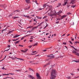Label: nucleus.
Returning <instances> with one entry per match:
<instances>
[{
    "instance_id": "nucleus-55",
    "label": "nucleus",
    "mask_w": 79,
    "mask_h": 79,
    "mask_svg": "<svg viewBox=\"0 0 79 79\" xmlns=\"http://www.w3.org/2000/svg\"><path fill=\"white\" fill-rule=\"evenodd\" d=\"M65 34H64V35H62V36H64V35H65Z\"/></svg>"
},
{
    "instance_id": "nucleus-42",
    "label": "nucleus",
    "mask_w": 79,
    "mask_h": 79,
    "mask_svg": "<svg viewBox=\"0 0 79 79\" xmlns=\"http://www.w3.org/2000/svg\"><path fill=\"white\" fill-rule=\"evenodd\" d=\"M73 61H75V62H76L77 63V62H79V61H74V60H73Z\"/></svg>"
},
{
    "instance_id": "nucleus-2",
    "label": "nucleus",
    "mask_w": 79,
    "mask_h": 79,
    "mask_svg": "<svg viewBox=\"0 0 79 79\" xmlns=\"http://www.w3.org/2000/svg\"><path fill=\"white\" fill-rule=\"evenodd\" d=\"M76 0H71V2L70 3V4H72V5H73L76 2Z\"/></svg>"
},
{
    "instance_id": "nucleus-28",
    "label": "nucleus",
    "mask_w": 79,
    "mask_h": 79,
    "mask_svg": "<svg viewBox=\"0 0 79 79\" xmlns=\"http://www.w3.org/2000/svg\"><path fill=\"white\" fill-rule=\"evenodd\" d=\"M71 13H70L68 12V13H67V15H71Z\"/></svg>"
},
{
    "instance_id": "nucleus-25",
    "label": "nucleus",
    "mask_w": 79,
    "mask_h": 79,
    "mask_svg": "<svg viewBox=\"0 0 79 79\" xmlns=\"http://www.w3.org/2000/svg\"><path fill=\"white\" fill-rule=\"evenodd\" d=\"M19 41H17L15 42V44H18V43H19Z\"/></svg>"
},
{
    "instance_id": "nucleus-35",
    "label": "nucleus",
    "mask_w": 79,
    "mask_h": 79,
    "mask_svg": "<svg viewBox=\"0 0 79 79\" xmlns=\"http://www.w3.org/2000/svg\"><path fill=\"white\" fill-rule=\"evenodd\" d=\"M18 60H23L22 59H20V58L18 59Z\"/></svg>"
},
{
    "instance_id": "nucleus-62",
    "label": "nucleus",
    "mask_w": 79,
    "mask_h": 79,
    "mask_svg": "<svg viewBox=\"0 0 79 79\" xmlns=\"http://www.w3.org/2000/svg\"><path fill=\"white\" fill-rule=\"evenodd\" d=\"M54 36H56V34H54Z\"/></svg>"
},
{
    "instance_id": "nucleus-21",
    "label": "nucleus",
    "mask_w": 79,
    "mask_h": 79,
    "mask_svg": "<svg viewBox=\"0 0 79 79\" xmlns=\"http://www.w3.org/2000/svg\"><path fill=\"white\" fill-rule=\"evenodd\" d=\"M37 43H36L35 44H34L33 45V46H36V45H37Z\"/></svg>"
},
{
    "instance_id": "nucleus-20",
    "label": "nucleus",
    "mask_w": 79,
    "mask_h": 79,
    "mask_svg": "<svg viewBox=\"0 0 79 79\" xmlns=\"http://www.w3.org/2000/svg\"><path fill=\"white\" fill-rule=\"evenodd\" d=\"M24 50H25V52H26L27 51H28V49H25Z\"/></svg>"
},
{
    "instance_id": "nucleus-47",
    "label": "nucleus",
    "mask_w": 79,
    "mask_h": 79,
    "mask_svg": "<svg viewBox=\"0 0 79 79\" xmlns=\"http://www.w3.org/2000/svg\"><path fill=\"white\" fill-rule=\"evenodd\" d=\"M7 47L8 48H9V47H10V45H8V46H7Z\"/></svg>"
},
{
    "instance_id": "nucleus-15",
    "label": "nucleus",
    "mask_w": 79,
    "mask_h": 79,
    "mask_svg": "<svg viewBox=\"0 0 79 79\" xmlns=\"http://www.w3.org/2000/svg\"><path fill=\"white\" fill-rule=\"evenodd\" d=\"M36 76L37 77H40V75H39V73H36Z\"/></svg>"
},
{
    "instance_id": "nucleus-8",
    "label": "nucleus",
    "mask_w": 79,
    "mask_h": 79,
    "mask_svg": "<svg viewBox=\"0 0 79 79\" xmlns=\"http://www.w3.org/2000/svg\"><path fill=\"white\" fill-rule=\"evenodd\" d=\"M64 3L63 4V6H65L66 5L67 3V1H64Z\"/></svg>"
},
{
    "instance_id": "nucleus-37",
    "label": "nucleus",
    "mask_w": 79,
    "mask_h": 79,
    "mask_svg": "<svg viewBox=\"0 0 79 79\" xmlns=\"http://www.w3.org/2000/svg\"><path fill=\"white\" fill-rule=\"evenodd\" d=\"M47 50L45 49L44 50H43V51L44 52H46V51H47Z\"/></svg>"
},
{
    "instance_id": "nucleus-22",
    "label": "nucleus",
    "mask_w": 79,
    "mask_h": 79,
    "mask_svg": "<svg viewBox=\"0 0 79 79\" xmlns=\"http://www.w3.org/2000/svg\"><path fill=\"white\" fill-rule=\"evenodd\" d=\"M19 39V38H18V39H17L16 40H13V41H16V40H18Z\"/></svg>"
},
{
    "instance_id": "nucleus-23",
    "label": "nucleus",
    "mask_w": 79,
    "mask_h": 79,
    "mask_svg": "<svg viewBox=\"0 0 79 79\" xmlns=\"http://www.w3.org/2000/svg\"><path fill=\"white\" fill-rule=\"evenodd\" d=\"M16 37H18L17 35H15V36L13 37V38H16Z\"/></svg>"
},
{
    "instance_id": "nucleus-6",
    "label": "nucleus",
    "mask_w": 79,
    "mask_h": 79,
    "mask_svg": "<svg viewBox=\"0 0 79 79\" xmlns=\"http://www.w3.org/2000/svg\"><path fill=\"white\" fill-rule=\"evenodd\" d=\"M48 57H49L50 58H53V57H54V56H53V55L51 54L49 55V56H48Z\"/></svg>"
},
{
    "instance_id": "nucleus-16",
    "label": "nucleus",
    "mask_w": 79,
    "mask_h": 79,
    "mask_svg": "<svg viewBox=\"0 0 79 79\" xmlns=\"http://www.w3.org/2000/svg\"><path fill=\"white\" fill-rule=\"evenodd\" d=\"M13 18V19H16V18H19V17H14Z\"/></svg>"
},
{
    "instance_id": "nucleus-9",
    "label": "nucleus",
    "mask_w": 79,
    "mask_h": 79,
    "mask_svg": "<svg viewBox=\"0 0 79 79\" xmlns=\"http://www.w3.org/2000/svg\"><path fill=\"white\" fill-rule=\"evenodd\" d=\"M40 26V25H38L36 27H33L32 29V30H34V29H36V28H37V27H39V26Z\"/></svg>"
},
{
    "instance_id": "nucleus-29",
    "label": "nucleus",
    "mask_w": 79,
    "mask_h": 79,
    "mask_svg": "<svg viewBox=\"0 0 79 79\" xmlns=\"http://www.w3.org/2000/svg\"><path fill=\"white\" fill-rule=\"evenodd\" d=\"M6 29L2 30V33H3V31H6Z\"/></svg>"
},
{
    "instance_id": "nucleus-34",
    "label": "nucleus",
    "mask_w": 79,
    "mask_h": 79,
    "mask_svg": "<svg viewBox=\"0 0 79 79\" xmlns=\"http://www.w3.org/2000/svg\"><path fill=\"white\" fill-rule=\"evenodd\" d=\"M69 42H70V44H71V45H72L73 44L72 43V42H71V41H69Z\"/></svg>"
},
{
    "instance_id": "nucleus-31",
    "label": "nucleus",
    "mask_w": 79,
    "mask_h": 79,
    "mask_svg": "<svg viewBox=\"0 0 79 79\" xmlns=\"http://www.w3.org/2000/svg\"><path fill=\"white\" fill-rule=\"evenodd\" d=\"M11 59H12V60H15L14 58L13 57H11Z\"/></svg>"
},
{
    "instance_id": "nucleus-24",
    "label": "nucleus",
    "mask_w": 79,
    "mask_h": 79,
    "mask_svg": "<svg viewBox=\"0 0 79 79\" xmlns=\"http://www.w3.org/2000/svg\"><path fill=\"white\" fill-rule=\"evenodd\" d=\"M23 16H24V17H27V18H29V16H26L24 15Z\"/></svg>"
},
{
    "instance_id": "nucleus-39",
    "label": "nucleus",
    "mask_w": 79,
    "mask_h": 79,
    "mask_svg": "<svg viewBox=\"0 0 79 79\" xmlns=\"http://www.w3.org/2000/svg\"><path fill=\"white\" fill-rule=\"evenodd\" d=\"M47 26H48V25H46V26L44 28V29H45V28H46V27H47Z\"/></svg>"
},
{
    "instance_id": "nucleus-41",
    "label": "nucleus",
    "mask_w": 79,
    "mask_h": 79,
    "mask_svg": "<svg viewBox=\"0 0 79 79\" xmlns=\"http://www.w3.org/2000/svg\"><path fill=\"white\" fill-rule=\"evenodd\" d=\"M24 39V37H23L21 38V40H23Z\"/></svg>"
},
{
    "instance_id": "nucleus-7",
    "label": "nucleus",
    "mask_w": 79,
    "mask_h": 79,
    "mask_svg": "<svg viewBox=\"0 0 79 79\" xmlns=\"http://www.w3.org/2000/svg\"><path fill=\"white\" fill-rule=\"evenodd\" d=\"M67 16L66 15H64L62 16H61V19H63V18H64L65 17H66Z\"/></svg>"
},
{
    "instance_id": "nucleus-12",
    "label": "nucleus",
    "mask_w": 79,
    "mask_h": 79,
    "mask_svg": "<svg viewBox=\"0 0 79 79\" xmlns=\"http://www.w3.org/2000/svg\"><path fill=\"white\" fill-rule=\"evenodd\" d=\"M48 64H50V63H48L44 65V68H45V67H46V66H48Z\"/></svg>"
},
{
    "instance_id": "nucleus-1",
    "label": "nucleus",
    "mask_w": 79,
    "mask_h": 79,
    "mask_svg": "<svg viewBox=\"0 0 79 79\" xmlns=\"http://www.w3.org/2000/svg\"><path fill=\"white\" fill-rule=\"evenodd\" d=\"M56 75V70H53L52 71L51 74L50 79H55V77Z\"/></svg>"
},
{
    "instance_id": "nucleus-54",
    "label": "nucleus",
    "mask_w": 79,
    "mask_h": 79,
    "mask_svg": "<svg viewBox=\"0 0 79 79\" xmlns=\"http://www.w3.org/2000/svg\"><path fill=\"white\" fill-rule=\"evenodd\" d=\"M48 34H49V33H46V35H48Z\"/></svg>"
},
{
    "instance_id": "nucleus-44",
    "label": "nucleus",
    "mask_w": 79,
    "mask_h": 79,
    "mask_svg": "<svg viewBox=\"0 0 79 79\" xmlns=\"http://www.w3.org/2000/svg\"><path fill=\"white\" fill-rule=\"evenodd\" d=\"M19 46H20V47H24V46H23V45H19Z\"/></svg>"
},
{
    "instance_id": "nucleus-46",
    "label": "nucleus",
    "mask_w": 79,
    "mask_h": 79,
    "mask_svg": "<svg viewBox=\"0 0 79 79\" xmlns=\"http://www.w3.org/2000/svg\"><path fill=\"white\" fill-rule=\"evenodd\" d=\"M9 74H11V75H13V74L12 73H9Z\"/></svg>"
},
{
    "instance_id": "nucleus-30",
    "label": "nucleus",
    "mask_w": 79,
    "mask_h": 79,
    "mask_svg": "<svg viewBox=\"0 0 79 79\" xmlns=\"http://www.w3.org/2000/svg\"><path fill=\"white\" fill-rule=\"evenodd\" d=\"M75 43H76V44H79V42H77V41H76V42H75Z\"/></svg>"
},
{
    "instance_id": "nucleus-48",
    "label": "nucleus",
    "mask_w": 79,
    "mask_h": 79,
    "mask_svg": "<svg viewBox=\"0 0 79 79\" xmlns=\"http://www.w3.org/2000/svg\"><path fill=\"white\" fill-rule=\"evenodd\" d=\"M30 42H32V40H30Z\"/></svg>"
},
{
    "instance_id": "nucleus-53",
    "label": "nucleus",
    "mask_w": 79,
    "mask_h": 79,
    "mask_svg": "<svg viewBox=\"0 0 79 79\" xmlns=\"http://www.w3.org/2000/svg\"><path fill=\"white\" fill-rule=\"evenodd\" d=\"M6 55L5 56L4 58L3 59L4 60V59H5V58H6Z\"/></svg>"
},
{
    "instance_id": "nucleus-26",
    "label": "nucleus",
    "mask_w": 79,
    "mask_h": 79,
    "mask_svg": "<svg viewBox=\"0 0 79 79\" xmlns=\"http://www.w3.org/2000/svg\"><path fill=\"white\" fill-rule=\"evenodd\" d=\"M21 52H23V53H25V51L23 50H21Z\"/></svg>"
},
{
    "instance_id": "nucleus-19",
    "label": "nucleus",
    "mask_w": 79,
    "mask_h": 79,
    "mask_svg": "<svg viewBox=\"0 0 79 79\" xmlns=\"http://www.w3.org/2000/svg\"><path fill=\"white\" fill-rule=\"evenodd\" d=\"M71 7H72V8H75V7H76V5L72 6H71Z\"/></svg>"
},
{
    "instance_id": "nucleus-5",
    "label": "nucleus",
    "mask_w": 79,
    "mask_h": 79,
    "mask_svg": "<svg viewBox=\"0 0 79 79\" xmlns=\"http://www.w3.org/2000/svg\"><path fill=\"white\" fill-rule=\"evenodd\" d=\"M7 6L6 4H1V7H3L4 9H5V8H6Z\"/></svg>"
},
{
    "instance_id": "nucleus-3",
    "label": "nucleus",
    "mask_w": 79,
    "mask_h": 79,
    "mask_svg": "<svg viewBox=\"0 0 79 79\" xmlns=\"http://www.w3.org/2000/svg\"><path fill=\"white\" fill-rule=\"evenodd\" d=\"M78 52V51H77V50H76L75 51H73V53H74L75 55H77V56H79V53L77 52Z\"/></svg>"
},
{
    "instance_id": "nucleus-45",
    "label": "nucleus",
    "mask_w": 79,
    "mask_h": 79,
    "mask_svg": "<svg viewBox=\"0 0 79 79\" xmlns=\"http://www.w3.org/2000/svg\"><path fill=\"white\" fill-rule=\"evenodd\" d=\"M74 48V50H77V51H78V50H77V49L75 48Z\"/></svg>"
},
{
    "instance_id": "nucleus-49",
    "label": "nucleus",
    "mask_w": 79,
    "mask_h": 79,
    "mask_svg": "<svg viewBox=\"0 0 79 79\" xmlns=\"http://www.w3.org/2000/svg\"><path fill=\"white\" fill-rule=\"evenodd\" d=\"M71 75H72V76H74V74H73V73H71Z\"/></svg>"
},
{
    "instance_id": "nucleus-18",
    "label": "nucleus",
    "mask_w": 79,
    "mask_h": 79,
    "mask_svg": "<svg viewBox=\"0 0 79 79\" xmlns=\"http://www.w3.org/2000/svg\"><path fill=\"white\" fill-rule=\"evenodd\" d=\"M30 8V6H29L27 8H25V10H28V9H29Z\"/></svg>"
},
{
    "instance_id": "nucleus-51",
    "label": "nucleus",
    "mask_w": 79,
    "mask_h": 79,
    "mask_svg": "<svg viewBox=\"0 0 79 79\" xmlns=\"http://www.w3.org/2000/svg\"><path fill=\"white\" fill-rule=\"evenodd\" d=\"M48 60H49V58H48L46 60V61H48Z\"/></svg>"
},
{
    "instance_id": "nucleus-27",
    "label": "nucleus",
    "mask_w": 79,
    "mask_h": 79,
    "mask_svg": "<svg viewBox=\"0 0 79 79\" xmlns=\"http://www.w3.org/2000/svg\"><path fill=\"white\" fill-rule=\"evenodd\" d=\"M37 79H41V78H40V77H37Z\"/></svg>"
},
{
    "instance_id": "nucleus-64",
    "label": "nucleus",
    "mask_w": 79,
    "mask_h": 79,
    "mask_svg": "<svg viewBox=\"0 0 79 79\" xmlns=\"http://www.w3.org/2000/svg\"><path fill=\"white\" fill-rule=\"evenodd\" d=\"M35 20H36L35 19H34V21H35Z\"/></svg>"
},
{
    "instance_id": "nucleus-50",
    "label": "nucleus",
    "mask_w": 79,
    "mask_h": 79,
    "mask_svg": "<svg viewBox=\"0 0 79 79\" xmlns=\"http://www.w3.org/2000/svg\"><path fill=\"white\" fill-rule=\"evenodd\" d=\"M15 59H17L18 60V59H19L18 58H17V57H15Z\"/></svg>"
},
{
    "instance_id": "nucleus-33",
    "label": "nucleus",
    "mask_w": 79,
    "mask_h": 79,
    "mask_svg": "<svg viewBox=\"0 0 79 79\" xmlns=\"http://www.w3.org/2000/svg\"><path fill=\"white\" fill-rule=\"evenodd\" d=\"M67 78L68 79H70V78H71V77H67Z\"/></svg>"
},
{
    "instance_id": "nucleus-36",
    "label": "nucleus",
    "mask_w": 79,
    "mask_h": 79,
    "mask_svg": "<svg viewBox=\"0 0 79 79\" xmlns=\"http://www.w3.org/2000/svg\"><path fill=\"white\" fill-rule=\"evenodd\" d=\"M56 24H58V23H59V21L56 22Z\"/></svg>"
},
{
    "instance_id": "nucleus-57",
    "label": "nucleus",
    "mask_w": 79,
    "mask_h": 79,
    "mask_svg": "<svg viewBox=\"0 0 79 79\" xmlns=\"http://www.w3.org/2000/svg\"><path fill=\"white\" fill-rule=\"evenodd\" d=\"M67 7H68V8H69V6H67Z\"/></svg>"
},
{
    "instance_id": "nucleus-58",
    "label": "nucleus",
    "mask_w": 79,
    "mask_h": 79,
    "mask_svg": "<svg viewBox=\"0 0 79 79\" xmlns=\"http://www.w3.org/2000/svg\"><path fill=\"white\" fill-rule=\"evenodd\" d=\"M9 74H6V75H7L8 76V75H9Z\"/></svg>"
},
{
    "instance_id": "nucleus-52",
    "label": "nucleus",
    "mask_w": 79,
    "mask_h": 79,
    "mask_svg": "<svg viewBox=\"0 0 79 79\" xmlns=\"http://www.w3.org/2000/svg\"><path fill=\"white\" fill-rule=\"evenodd\" d=\"M2 69H5V68L3 67V68H2Z\"/></svg>"
},
{
    "instance_id": "nucleus-32",
    "label": "nucleus",
    "mask_w": 79,
    "mask_h": 79,
    "mask_svg": "<svg viewBox=\"0 0 79 79\" xmlns=\"http://www.w3.org/2000/svg\"><path fill=\"white\" fill-rule=\"evenodd\" d=\"M59 20V21H60V20H61V19H57V20H56V21H58V20Z\"/></svg>"
},
{
    "instance_id": "nucleus-40",
    "label": "nucleus",
    "mask_w": 79,
    "mask_h": 79,
    "mask_svg": "<svg viewBox=\"0 0 79 79\" xmlns=\"http://www.w3.org/2000/svg\"><path fill=\"white\" fill-rule=\"evenodd\" d=\"M35 52H36V51H33V52H32V53H35Z\"/></svg>"
},
{
    "instance_id": "nucleus-10",
    "label": "nucleus",
    "mask_w": 79,
    "mask_h": 79,
    "mask_svg": "<svg viewBox=\"0 0 79 79\" xmlns=\"http://www.w3.org/2000/svg\"><path fill=\"white\" fill-rule=\"evenodd\" d=\"M62 11L60 10V11H59V12H58V13H57V15H60V14H61V13H62Z\"/></svg>"
},
{
    "instance_id": "nucleus-14",
    "label": "nucleus",
    "mask_w": 79,
    "mask_h": 79,
    "mask_svg": "<svg viewBox=\"0 0 79 79\" xmlns=\"http://www.w3.org/2000/svg\"><path fill=\"white\" fill-rule=\"evenodd\" d=\"M45 5H43V6H44V8H40L39 9V10H42V9H44V8L45 7Z\"/></svg>"
},
{
    "instance_id": "nucleus-43",
    "label": "nucleus",
    "mask_w": 79,
    "mask_h": 79,
    "mask_svg": "<svg viewBox=\"0 0 79 79\" xmlns=\"http://www.w3.org/2000/svg\"><path fill=\"white\" fill-rule=\"evenodd\" d=\"M28 47H29V48H31L32 47V46H28Z\"/></svg>"
},
{
    "instance_id": "nucleus-11",
    "label": "nucleus",
    "mask_w": 79,
    "mask_h": 79,
    "mask_svg": "<svg viewBox=\"0 0 79 79\" xmlns=\"http://www.w3.org/2000/svg\"><path fill=\"white\" fill-rule=\"evenodd\" d=\"M29 69L31 72H33V73H34V70H33V69H31V68H29Z\"/></svg>"
},
{
    "instance_id": "nucleus-38",
    "label": "nucleus",
    "mask_w": 79,
    "mask_h": 79,
    "mask_svg": "<svg viewBox=\"0 0 79 79\" xmlns=\"http://www.w3.org/2000/svg\"><path fill=\"white\" fill-rule=\"evenodd\" d=\"M63 44H64V45H66V43L64 42L63 43Z\"/></svg>"
},
{
    "instance_id": "nucleus-13",
    "label": "nucleus",
    "mask_w": 79,
    "mask_h": 79,
    "mask_svg": "<svg viewBox=\"0 0 79 79\" xmlns=\"http://www.w3.org/2000/svg\"><path fill=\"white\" fill-rule=\"evenodd\" d=\"M25 2H26V3H29L30 0H25Z\"/></svg>"
},
{
    "instance_id": "nucleus-56",
    "label": "nucleus",
    "mask_w": 79,
    "mask_h": 79,
    "mask_svg": "<svg viewBox=\"0 0 79 79\" xmlns=\"http://www.w3.org/2000/svg\"><path fill=\"white\" fill-rule=\"evenodd\" d=\"M37 0H35V3H37Z\"/></svg>"
},
{
    "instance_id": "nucleus-61",
    "label": "nucleus",
    "mask_w": 79,
    "mask_h": 79,
    "mask_svg": "<svg viewBox=\"0 0 79 79\" xmlns=\"http://www.w3.org/2000/svg\"><path fill=\"white\" fill-rule=\"evenodd\" d=\"M73 24H72V25H74V22H73Z\"/></svg>"
},
{
    "instance_id": "nucleus-59",
    "label": "nucleus",
    "mask_w": 79,
    "mask_h": 79,
    "mask_svg": "<svg viewBox=\"0 0 79 79\" xmlns=\"http://www.w3.org/2000/svg\"><path fill=\"white\" fill-rule=\"evenodd\" d=\"M72 41H73V40H74V39H72Z\"/></svg>"
},
{
    "instance_id": "nucleus-4",
    "label": "nucleus",
    "mask_w": 79,
    "mask_h": 79,
    "mask_svg": "<svg viewBox=\"0 0 79 79\" xmlns=\"http://www.w3.org/2000/svg\"><path fill=\"white\" fill-rule=\"evenodd\" d=\"M28 77H29V78H31V79H35V77H34L31 75H28Z\"/></svg>"
},
{
    "instance_id": "nucleus-17",
    "label": "nucleus",
    "mask_w": 79,
    "mask_h": 79,
    "mask_svg": "<svg viewBox=\"0 0 79 79\" xmlns=\"http://www.w3.org/2000/svg\"><path fill=\"white\" fill-rule=\"evenodd\" d=\"M20 11L19 10H16L14 11V12H19Z\"/></svg>"
},
{
    "instance_id": "nucleus-60",
    "label": "nucleus",
    "mask_w": 79,
    "mask_h": 79,
    "mask_svg": "<svg viewBox=\"0 0 79 79\" xmlns=\"http://www.w3.org/2000/svg\"><path fill=\"white\" fill-rule=\"evenodd\" d=\"M48 5H47L45 6V7H48Z\"/></svg>"
},
{
    "instance_id": "nucleus-63",
    "label": "nucleus",
    "mask_w": 79,
    "mask_h": 79,
    "mask_svg": "<svg viewBox=\"0 0 79 79\" xmlns=\"http://www.w3.org/2000/svg\"><path fill=\"white\" fill-rule=\"evenodd\" d=\"M69 35H70V34H69L67 35V36H69Z\"/></svg>"
}]
</instances>
